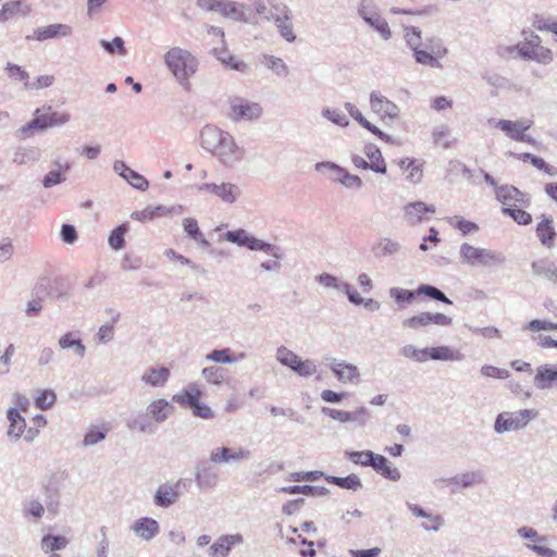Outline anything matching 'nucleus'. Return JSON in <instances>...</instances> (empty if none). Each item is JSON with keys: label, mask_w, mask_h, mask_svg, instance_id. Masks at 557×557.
<instances>
[{"label": "nucleus", "mask_w": 557, "mask_h": 557, "mask_svg": "<svg viewBox=\"0 0 557 557\" xmlns=\"http://www.w3.org/2000/svg\"><path fill=\"white\" fill-rule=\"evenodd\" d=\"M460 258L471 267H497L505 263V256L496 250L476 248L465 243L460 246Z\"/></svg>", "instance_id": "20e7f679"}, {"label": "nucleus", "mask_w": 557, "mask_h": 557, "mask_svg": "<svg viewBox=\"0 0 557 557\" xmlns=\"http://www.w3.org/2000/svg\"><path fill=\"white\" fill-rule=\"evenodd\" d=\"M441 360V361H462L465 355L449 346H437L430 347L428 354V360Z\"/></svg>", "instance_id": "2f4dec72"}, {"label": "nucleus", "mask_w": 557, "mask_h": 557, "mask_svg": "<svg viewBox=\"0 0 557 557\" xmlns=\"http://www.w3.org/2000/svg\"><path fill=\"white\" fill-rule=\"evenodd\" d=\"M126 426L131 431H137L145 434H152L157 431V426L148 412H136L126 420Z\"/></svg>", "instance_id": "a878e982"}, {"label": "nucleus", "mask_w": 557, "mask_h": 557, "mask_svg": "<svg viewBox=\"0 0 557 557\" xmlns=\"http://www.w3.org/2000/svg\"><path fill=\"white\" fill-rule=\"evenodd\" d=\"M523 161H530L533 166H535L537 170L544 171L546 174H548L550 177H554L557 175V169L549 165L545 162L544 159L534 156L532 153H523L522 154Z\"/></svg>", "instance_id": "6e6d98bb"}, {"label": "nucleus", "mask_w": 557, "mask_h": 557, "mask_svg": "<svg viewBox=\"0 0 557 557\" xmlns=\"http://www.w3.org/2000/svg\"><path fill=\"white\" fill-rule=\"evenodd\" d=\"M483 481V475L479 471H466L445 480L447 486H456L462 488H468L475 484H481Z\"/></svg>", "instance_id": "c756f323"}, {"label": "nucleus", "mask_w": 557, "mask_h": 557, "mask_svg": "<svg viewBox=\"0 0 557 557\" xmlns=\"http://www.w3.org/2000/svg\"><path fill=\"white\" fill-rule=\"evenodd\" d=\"M364 153L371 164V171L380 174L386 173V164L379 147L373 144H368L364 147Z\"/></svg>", "instance_id": "e433bc0d"}, {"label": "nucleus", "mask_w": 557, "mask_h": 557, "mask_svg": "<svg viewBox=\"0 0 557 557\" xmlns=\"http://www.w3.org/2000/svg\"><path fill=\"white\" fill-rule=\"evenodd\" d=\"M4 70L11 78L23 82L24 85L29 83V74L20 65L8 62Z\"/></svg>", "instance_id": "338daca9"}, {"label": "nucleus", "mask_w": 557, "mask_h": 557, "mask_svg": "<svg viewBox=\"0 0 557 557\" xmlns=\"http://www.w3.org/2000/svg\"><path fill=\"white\" fill-rule=\"evenodd\" d=\"M273 9L276 11V15L273 16V21L281 37L288 42H294L296 40V35L294 33L290 10L283 3L273 4Z\"/></svg>", "instance_id": "a211bd4d"}, {"label": "nucleus", "mask_w": 557, "mask_h": 557, "mask_svg": "<svg viewBox=\"0 0 557 557\" xmlns=\"http://www.w3.org/2000/svg\"><path fill=\"white\" fill-rule=\"evenodd\" d=\"M321 114L323 117L341 127H346L349 125V120L338 109L323 108Z\"/></svg>", "instance_id": "052dcab7"}, {"label": "nucleus", "mask_w": 557, "mask_h": 557, "mask_svg": "<svg viewBox=\"0 0 557 557\" xmlns=\"http://www.w3.org/2000/svg\"><path fill=\"white\" fill-rule=\"evenodd\" d=\"M431 325V312H420L417 315L405 319L403 321V326L412 330H419L421 327H426Z\"/></svg>", "instance_id": "8fccbe9b"}, {"label": "nucleus", "mask_w": 557, "mask_h": 557, "mask_svg": "<svg viewBox=\"0 0 557 557\" xmlns=\"http://www.w3.org/2000/svg\"><path fill=\"white\" fill-rule=\"evenodd\" d=\"M533 382L536 388L542 391L557 387V366L549 363L539 366Z\"/></svg>", "instance_id": "5701e85b"}, {"label": "nucleus", "mask_w": 557, "mask_h": 557, "mask_svg": "<svg viewBox=\"0 0 557 557\" xmlns=\"http://www.w3.org/2000/svg\"><path fill=\"white\" fill-rule=\"evenodd\" d=\"M315 281L326 289L337 292H348V283L341 281L337 276L330 273H321L315 276Z\"/></svg>", "instance_id": "ea45409f"}, {"label": "nucleus", "mask_w": 557, "mask_h": 557, "mask_svg": "<svg viewBox=\"0 0 557 557\" xmlns=\"http://www.w3.org/2000/svg\"><path fill=\"white\" fill-rule=\"evenodd\" d=\"M183 228L190 238L197 242L202 247H209L210 243L206 239L200 231L197 221L194 218H186L183 221Z\"/></svg>", "instance_id": "a19ab883"}, {"label": "nucleus", "mask_w": 557, "mask_h": 557, "mask_svg": "<svg viewBox=\"0 0 557 557\" xmlns=\"http://www.w3.org/2000/svg\"><path fill=\"white\" fill-rule=\"evenodd\" d=\"M73 33V28L67 24H51L45 27H40L35 32V38L38 41H45L48 39L69 37Z\"/></svg>", "instance_id": "393cba45"}, {"label": "nucleus", "mask_w": 557, "mask_h": 557, "mask_svg": "<svg viewBox=\"0 0 557 557\" xmlns=\"http://www.w3.org/2000/svg\"><path fill=\"white\" fill-rule=\"evenodd\" d=\"M389 296L395 299L399 306L409 305L417 296L416 290L393 287L389 289Z\"/></svg>", "instance_id": "4d7b16f0"}, {"label": "nucleus", "mask_w": 557, "mask_h": 557, "mask_svg": "<svg viewBox=\"0 0 557 557\" xmlns=\"http://www.w3.org/2000/svg\"><path fill=\"white\" fill-rule=\"evenodd\" d=\"M67 544H69V541L63 535L48 534L41 539V548L45 552L61 550V549H64Z\"/></svg>", "instance_id": "37998d69"}, {"label": "nucleus", "mask_w": 557, "mask_h": 557, "mask_svg": "<svg viewBox=\"0 0 557 557\" xmlns=\"http://www.w3.org/2000/svg\"><path fill=\"white\" fill-rule=\"evenodd\" d=\"M371 467L385 479L397 482L400 480L401 474L399 470L392 467L391 462L382 455L374 454Z\"/></svg>", "instance_id": "7c9ffc66"}, {"label": "nucleus", "mask_w": 557, "mask_h": 557, "mask_svg": "<svg viewBox=\"0 0 557 557\" xmlns=\"http://www.w3.org/2000/svg\"><path fill=\"white\" fill-rule=\"evenodd\" d=\"M315 170L322 172L329 170L335 173L334 181L339 182L346 188L360 189L363 186L362 180L358 175L350 174L346 169L330 161H322L315 164Z\"/></svg>", "instance_id": "ddd939ff"}, {"label": "nucleus", "mask_w": 557, "mask_h": 557, "mask_svg": "<svg viewBox=\"0 0 557 557\" xmlns=\"http://www.w3.org/2000/svg\"><path fill=\"white\" fill-rule=\"evenodd\" d=\"M251 457V451L244 447L231 448V447H215L210 451V462L216 465L239 462L248 460Z\"/></svg>", "instance_id": "dca6fc26"}, {"label": "nucleus", "mask_w": 557, "mask_h": 557, "mask_svg": "<svg viewBox=\"0 0 557 557\" xmlns=\"http://www.w3.org/2000/svg\"><path fill=\"white\" fill-rule=\"evenodd\" d=\"M221 14L225 17L232 18L237 22H247L248 18L245 13V5L234 1H224L221 8Z\"/></svg>", "instance_id": "4c0bfd02"}, {"label": "nucleus", "mask_w": 557, "mask_h": 557, "mask_svg": "<svg viewBox=\"0 0 557 557\" xmlns=\"http://www.w3.org/2000/svg\"><path fill=\"white\" fill-rule=\"evenodd\" d=\"M224 238L230 243L246 247L249 250L263 251L277 260L282 258L278 247L255 237L244 228L228 231L224 234Z\"/></svg>", "instance_id": "39448f33"}, {"label": "nucleus", "mask_w": 557, "mask_h": 557, "mask_svg": "<svg viewBox=\"0 0 557 557\" xmlns=\"http://www.w3.org/2000/svg\"><path fill=\"white\" fill-rule=\"evenodd\" d=\"M230 135V132L215 125H206L200 131V146L215 158V153L221 150Z\"/></svg>", "instance_id": "9b49d317"}, {"label": "nucleus", "mask_w": 557, "mask_h": 557, "mask_svg": "<svg viewBox=\"0 0 557 557\" xmlns=\"http://www.w3.org/2000/svg\"><path fill=\"white\" fill-rule=\"evenodd\" d=\"M265 65L268 69L272 70L278 76H282V77L287 76L289 73L288 66L286 65V63L281 58H277V57H273V55L265 57Z\"/></svg>", "instance_id": "e2e57ef3"}, {"label": "nucleus", "mask_w": 557, "mask_h": 557, "mask_svg": "<svg viewBox=\"0 0 557 557\" xmlns=\"http://www.w3.org/2000/svg\"><path fill=\"white\" fill-rule=\"evenodd\" d=\"M399 352L407 359L413 360L418 363H423L428 361L429 347L417 348L416 346L408 344L403 346L399 349Z\"/></svg>", "instance_id": "79ce46f5"}, {"label": "nucleus", "mask_w": 557, "mask_h": 557, "mask_svg": "<svg viewBox=\"0 0 557 557\" xmlns=\"http://www.w3.org/2000/svg\"><path fill=\"white\" fill-rule=\"evenodd\" d=\"M324 479L341 488L357 491L362 487L360 478L357 474H349L345 478L335 475H325Z\"/></svg>", "instance_id": "58836bf2"}, {"label": "nucleus", "mask_w": 557, "mask_h": 557, "mask_svg": "<svg viewBox=\"0 0 557 557\" xmlns=\"http://www.w3.org/2000/svg\"><path fill=\"white\" fill-rule=\"evenodd\" d=\"M164 63L178 84L184 88L189 86V78L197 72L198 60L186 49L173 47L164 54Z\"/></svg>", "instance_id": "f03ea898"}, {"label": "nucleus", "mask_w": 557, "mask_h": 557, "mask_svg": "<svg viewBox=\"0 0 557 557\" xmlns=\"http://www.w3.org/2000/svg\"><path fill=\"white\" fill-rule=\"evenodd\" d=\"M346 455L351 462L363 467H371L374 458V453L371 450L346 451Z\"/></svg>", "instance_id": "680f3d73"}, {"label": "nucleus", "mask_w": 557, "mask_h": 557, "mask_svg": "<svg viewBox=\"0 0 557 557\" xmlns=\"http://www.w3.org/2000/svg\"><path fill=\"white\" fill-rule=\"evenodd\" d=\"M406 172L408 173L406 175V180L408 182H410L411 184H419L422 181V177H423L422 163L419 162L418 160L412 159V161L407 162Z\"/></svg>", "instance_id": "bf43d9fd"}, {"label": "nucleus", "mask_w": 557, "mask_h": 557, "mask_svg": "<svg viewBox=\"0 0 557 557\" xmlns=\"http://www.w3.org/2000/svg\"><path fill=\"white\" fill-rule=\"evenodd\" d=\"M109 432L108 424L90 425L84 435L83 445L85 447L95 446L104 441Z\"/></svg>", "instance_id": "c9c22d12"}, {"label": "nucleus", "mask_w": 557, "mask_h": 557, "mask_svg": "<svg viewBox=\"0 0 557 557\" xmlns=\"http://www.w3.org/2000/svg\"><path fill=\"white\" fill-rule=\"evenodd\" d=\"M246 149L239 146L231 134L221 150L215 153V158L222 166L233 169L246 158Z\"/></svg>", "instance_id": "1a4fd4ad"}, {"label": "nucleus", "mask_w": 557, "mask_h": 557, "mask_svg": "<svg viewBox=\"0 0 557 557\" xmlns=\"http://www.w3.org/2000/svg\"><path fill=\"white\" fill-rule=\"evenodd\" d=\"M127 231H128V226H127V224L124 223V224L119 225L111 232L108 243L112 249L120 250L124 247V244H125L124 236L127 233Z\"/></svg>", "instance_id": "5fc2aeb1"}, {"label": "nucleus", "mask_w": 557, "mask_h": 557, "mask_svg": "<svg viewBox=\"0 0 557 557\" xmlns=\"http://www.w3.org/2000/svg\"><path fill=\"white\" fill-rule=\"evenodd\" d=\"M200 193H210L225 203L232 205L242 196V189L236 184L230 182L202 183L197 186Z\"/></svg>", "instance_id": "9d476101"}, {"label": "nucleus", "mask_w": 557, "mask_h": 557, "mask_svg": "<svg viewBox=\"0 0 557 557\" xmlns=\"http://www.w3.org/2000/svg\"><path fill=\"white\" fill-rule=\"evenodd\" d=\"M553 223L550 216L543 215V220L536 226V235L541 244L546 248H552L555 245L557 233Z\"/></svg>", "instance_id": "cd10ccee"}, {"label": "nucleus", "mask_w": 557, "mask_h": 557, "mask_svg": "<svg viewBox=\"0 0 557 557\" xmlns=\"http://www.w3.org/2000/svg\"><path fill=\"white\" fill-rule=\"evenodd\" d=\"M375 256H391L399 252L400 245L399 243L392 240L389 238L381 239L377 245L373 248Z\"/></svg>", "instance_id": "09e8293b"}, {"label": "nucleus", "mask_w": 557, "mask_h": 557, "mask_svg": "<svg viewBox=\"0 0 557 557\" xmlns=\"http://www.w3.org/2000/svg\"><path fill=\"white\" fill-rule=\"evenodd\" d=\"M171 376L170 369L163 366H151L145 369L140 380L144 384L153 387H164Z\"/></svg>", "instance_id": "4be33fe9"}, {"label": "nucleus", "mask_w": 557, "mask_h": 557, "mask_svg": "<svg viewBox=\"0 0 557 557\" xmlns=\"http://www.w3.org/2000/svg\"><path fill=\"white\" fill-rule=\"evenodd\" d=\"M194 475L196 485L200 491L213 490L220 481L218 470L207 461H201L195 467Z\"/></svg>", "instance_id": "6ab92c4d"}, {"label": "nucleus", "mask_w": 557, "mask_h": 557, "mask_svg": "<svg viewBox=\"0 0 557 557\" xmlns=\"http://www.w3.org/2000/svg\"><path fill=\"white\" fill-rule=\"evenodd\" d=\"M503 213L510 216L516 223L520 225H529L532 222L531 214L522 210L521 207H504Z\"/></svg>", "instance_id": "603ef678"}, {"label": "nucleus", "mask_w": 557, "mask_h": 557, "mask_svg": "<svg viewBox=\"0 0 557 557\" xmlns=\"http://www.w3.org/2000/svg\"><path fill=\"white\" fill-rule=\"evenodd\" d=\"M233 355L234 352L231 348L214 349L206 356V360L215 363L232 364L236 362V359H233Z\"/></svg>", "instance_id": "de8ad7c7"}, {"label": "nucleus", "mask_w": 557, "mask_h": 557, "mask_svg": "<svg viewBox=\"0 0 557 557\" xmlns=\"http://www.w3.org/2000/svg\"><path fill=\"white\" fill-rule=\"evenodd\" d=\"M226 116L232 122L253 121L261 116L262 107L240 96H231L227 99Z\"/></svg>", "instance_id": "423d86ee"}, {"label": "nucleus", "mask_w": 557, "mask_h": 557, "mask_svg": "<svg viewBox=\"0 0 557 557\" xmlns=\"http://www.w3.org/2000/svg\"><path fill=\"white\" fill-rule=\"evenodd\" d=\"M369 102L371 111L380 115L383 120H396L399 116V107L383 96L380 91H371Z\"/></svg>", "instance_id": "4468645a"}, {"label": "nucleus", "mask_w": 557, "mask_h": 557, "mask_svg": "<svg viewBox=\"0 0 557 557\" xmlns=\"http://www.w3.org/2000/svg\"><path fill=\"white\" fill-rule=\"evenodd\" d=\"M7 418L10 422L7 434L11 441L15 442L20 438L26 426L25 420L15 408H10L8 410Z\"/></svg>", "instance_id": "f704fd0d"}, {"label": "nucleus", "mask_w": 557, "mask_h": 557, "mask_svg": "<svg viewBox=\"0 0 557 557\" xmlns=\"http://www.w3.org/2000/svg\"><path fill=\"white\" fill-rule=\"evenodd\" d=\"M324 476L322 471H299L289 473L287 480L290 482L315 481Z\"/></svg>", "instance_id": "69168bd1"}, {"label": "nucleus", "mask_w": 557, "mask_h": 557, "mask_svg": "<svg viewBox=\"0 0 557 557\" xmlns=\"http://www.w3.org/2000/svg\"><path fill=\"white\" fill-rule=\"evenodd\" d=\"M39 157V151L36 148H18L14 152L13 162L22 165L37 161Z\"/></svg>", "instance_id": "3c124183"}, {"label": "nucleus", "mask_w": 557, "mask_h": 557, "mask_svg": "<svg viewBox=\"0 0 557 557\" xmlns=\"http://www.w3.org/2000/svg\"><path fill=\"white\" fill-rule=\"evenodd\" d=\"M275 359L283 366L289 368L290 370L296 369V364H298L300 358L290 349L285 346H280L276 349Z\"/></svg>", "instance_id": "c03bdc74"}, {"label": "nucleus", "mask_w": 557, "mask_h": 557, "mask_svg": "<svg viewBox=\"0 0 557 557\" xmlns=\"http://www.w3.org/2000/svg\"><path fill=\"white\" fill-rule=\"evenodd\" d=\"M364 22L375 29L384 40H388L392 37V32L388 23L377 12L374 16H369Z\"/></svg>", "instance_id": "a18cd8bd"}, {"label": "nucleus", "mask_w": 557, "mask_h": 557, "mask_svg": "<svg viewBox=\"0 0 557 557\" xmlns=\"http://www.w3.org/2000/svg\"><path fill=\"white\" fill-rule=\"evenodd\" d=\"M448 126L447 125H438L433 129L432 138L433 143L443 148H449L450 141L448 139Z\"/></svg>", "instance_id": "0e129e2a"}, {"label": "nucleus", "mask_w": 557, "mask_h": 557, "mask_svg": "<svg viewBox=\"0 0 557 557\" xmlns=\"http://www.w3.org/2000/svg\"><path fill=\"white\" fill-rule=\"evenodd\" d=\"M326 360H330L327 367L339 382L355 385L360 382V371L357 366L336 358H326Z\"/></svg>", "instance_id": "2eb2a0df"}, {"label": "nucleus", "mask_w": 557, "mask_h": 557, "mask_svg": "<svg viewBox=\"0 0 557 557\" xmlns=\"http://www.w3.org/2000/svg\"><path fill=\"white\" fill-rule=\"evenodd\" d=\"M58 345L62 350L72 349L74 355L78 358H83L86 354L85 345L74 332H66L62 335L58 341Z\"/></svg>", "instance_id": "473e14b6"}, {"label": "nucleus", "mask_w": 557, "mask_h": 557, "mask_svg": "<svg viewBox=\"0 0 557 557\" xmlns=\"http://www.w3.org/2000/svg\"><path fill=\"white\" fill-rule=\"evenodd\" d=\"M186 483L183 479L175 483L165 482L160 484L153 495V503L158 507L168 508L175 504L181 496V487H185Z\"/></svg>", "instance_id": "f8f14e48"}, {"label": "nucleus", "mask_w": 557, "mask_h": 557, "mask_svg": "<svg viewBox=\"0 0 557 557\" xmlns=\"http://www.w3.org/2000/svg\"><path fill=\"white\" fill-rule=\"evenodd\" d=\"M496 199L504 205V207H528L530 205V196L522 193L512 185H502L496 187Z\"/></svg>", "instance_id": "f3484780"}, {"label": "nucleus", "mask_w": 557, "mask_h": 557, "mask_svg": "<svg viewBox=\"0 0 557 557\" xmlns=\"http://www.w3.org/2000/svg\"><path fill=\"white\" fill-rule=\"evenodd\" d=\"M201 374L208 383L213 385H222L225 381L224 370L215 366L203 368Z\"/></svg>", "instance_id": "864d4df0"}, {"label": "nucleus", "mask_w": 557, "mask_h": 557, "mask_svg": "<svg viewBox=\"0 0 557 557\" xmlns=\"http://www.w3.org/2000/svg\"><path fill=\"white\" fill-rule=\"evenodd\" d=\"M488 124L505 133V135L512 140L529 144L534 143L532 137L525 135V132L531 127V121L529 120L511 121L490 119Z\"/></svg>", "instance_id": "0eeeda50"}, {"label": "nucleus", "mask_w": 557, "mask_h": 557, "mask_svg": "<svg viewBox=\"0 0 557 557\" xmlns=\"http://www.w3.org/2000/svg\"><path fill=\"white\" fill-rule=\"evenodd\" d=\"M404 39L408 48L413 52L414 61L431 67H442L436 58H443L448 49L435 37L422 40L421 30L414 26L404 27Z\"/></svg>", "instance_id": "f257e3e1"}, {"label": "nucleus", "mask_w": 557, "mask_h": 557, "mask_svg": "<svg viewBox=\"0 0 557 557\" xmlns=\"http://www.w3.org/2000/svg\"><path fill=\"white\" fill-rule=\"evenodd\" d=\"M531 269L533 275L541 276L554 284L557 283V264L554 261L547 258H542L533 261Z\"/></svg>", "instance_id": "bb28decb"}, {"label": "nucleus", "mask_w": 557, "mask_h": 557, "mask_svg": "<svg viewBox=\"0 0 557 557\" xmlns=\"http://www.w3.org/2000/svg\"><path fill=\"white\" fill-rule=\"evenodd\" d=\"M244 536L240 533L222 534L209 547V557H228L233 547L242 545Z\"/></svg>", "instance_id": "aec40b11"}, {"label": "nucleus", "mask_w": 557, "mask_h": 557, "mask_svg": "<svg viewBox=\"0 0 557 557\" xmlns=\"http://www.w3.org/2000/svg\"><path fill=\"white\" fill-rule=\"evenodd\" d=\"M125 181L138 190H146L149 186V182L138 172L131 170Z\"/></svg>", "instance_id": "774afa93"}, {"label": "nucleus", "mask_w": 557, "mask_h": 557, "mask_svg": "<svg viewBox=\"0 0 557 557\" xmlns=\"http://www.w3.org/2000/svg\"><path fill=\"white\" fill-rule=\"evenodd\" d=\"M124 44V39L120 36L114 37L112 41L100 40V46L110 54L117 53L119 55H125L127 50Z\"/></svg>", "instance_id": "13d9d810"}, {"label": "nucleus", "mask_w": 557, "mask_h": 557, "mask_svg": "<svg viewBox=\"0 0 557 557\" xmlns=\"http://www.w3.org/2000/svg\"><path fill=\"white\" fill-rule=\"evenodd\" d=\"M404 212L407 222L417 224L422 221V215L424 213H434L435 207L432 205H426L423 201H414L406 205L404 207Z\"/></svg>", "instance_id": "c85d7f7f"}, {"label": "nucleus", "mask_w": 557, "mask_h": 557, "mask_svg": "<svg viewBox=\"0 0 557 557\" xmlns=\"http://www.w3.org/2000/svg\"><path fill=\"white\" fill-rule=\"evenodd\" d=\"M40 110L35 111L36 116L21 128L23 134L29 135L33 128L46 129L48 127L61 126L71 120V115L66 112H51L39 114Z\"/></svg>", "instance_id": "6e6552de"}, {"label": "nucleus", "mask_w": 557, "mask_h": 557, "mask_svg": "<svg viewBox=\"0 0 557 557\" xmlns=\"http://www.w3.org/2000/svg\"><path fill=\"white\" fill-rule=\"evenodd\" d=\"M175 407L173 404L168 401L164 398H156L152 399L146 408L148 416L154 422V425L158 428L159 424L164 423L168 419H170L174 413Z\"/></svg>", "instance_id": "412c9836"}, {"label": "nucleus", "mask_w": 557, "mask_h": 557, "mask_svg": "<svg viewBox=\"0 0 557 557\" xmlns=\"http://www.w3.org/2000/svg\"><path fill=\"white\" fill-rule=\"evenodd\" d=\"M535 409H521L518 411H503L498 413L494 421V432L504 434L507 432H517L524 430L529 423L537 417Z\"/></svg>", "instance_id": "7ed1b4c3"}, {"label": "nucleus", "mask_w": 557, "mask_h": 557, "mask_svg": "<svg viewBox=\"0 0 557 557\" xmlns=\"http://www.w3.org/2000/svg\"><path fill=\"white\" fill-rule=\"evenodd\" d=\"M417 295H423L428 298L444 302V304H451V300L437 287L429 284H421L416 289Z\"/></svg>", "instance_id": "49530a36"}, {"label": "nucleus", "mask_w": 557, "mask_h": 557, "mask_svg": "<svg viewBox=\"0 0 557 557\" xmlns=\"http://www.w3.org/2000/svg\"><path fill=\"white\" fill-rule=\"evenodd\" d=\"M131 530L143 541H151L160 531L159 522L149 517H143L134 521Z\"/></svg>", "instance_id": "b1692460"}, {"label": "nucleus", "mask_w": 557, "mask_h": 557, "mask_svg": "<svg viewBox=\"0 0 557 557\" xmlns=\"http://www.w3.org/2000/svg\"><path fill=\"white\" fill-rule=\"evenodd\" d=\"M407 507L409 508V510L412 512L413 516H416L418 518L428 519L431 522H433L432 527H429L426 524H422V528L425 531L432 530L434 532H437L442 528V525L444 524V519H443L442 516H440V515H432V513L425 511L422 507H420L417 504L407 503Z\"/></svg>", "instance_id": "72a5a7b5"}]
</instances>
